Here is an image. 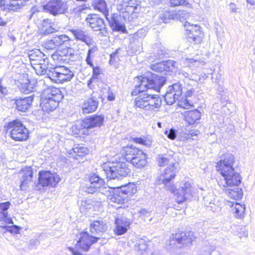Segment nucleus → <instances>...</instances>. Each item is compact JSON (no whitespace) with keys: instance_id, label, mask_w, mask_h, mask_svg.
Masks as SVG:
<instances>
[{"instance_id":"1","label":"nucleus","mask_w":255,"mask_h":255,"mask_svg":"<svg viewBox=\"0 0 255 255\" xmlns=\"http://www.w3.org/2000/svg\"><path fill=\"white\" fill-rule=\"evenodd\" d=\"M235 162L234 156L226 153L223 155L216 167L223 178L218 181L219 185L230 198L238 200L243 197L242 189L238 187L241 183L242 177L233 167Z\"/></svg>"},{"instance_id":"2","label":"nucleus","mask_w":255,"mask_h":255,"mask_svg":"<svg viewBox=\"0 0 255 255\" xmlns=\"http://www.w3.org/2000/svg\"><path fill=\"white\" fill-rule=\"evenodd\" d=\"M173 160L170 157L168 158L163 155H159L158 158V164L160 166H163L168 163L170 164L165 170L163 174H161L158 179V184H163L166 187V189L169 190L176 196L177 202L181 203L193 196V188L191 184L188 182H186L183 185L176 189L174 185H172L170 181L175 176L177 171V166L178 163L170 161Z\"/></svg>"},{"instance_id":"3","label":"nucleus","mask_w":255,"mask_h":255,"mask_svg":"<svg viewBox=\"0 0 255 255\" xmlns=\"http://www.w3.org/2000/svg\"><path fill=\"white\" fill-rule=\"evenodd\" d=\"M151 77L148 76H139L137 77V84L135 86V91L132 92V95L138 91L139 95L135 99V106L141 109L147 111L146 107L148 105L149 94L144 92L149 89H153L159 92L162 87L166 83V79L164 76L155 74L151 75Z\"/></svg>"},{"instance_id":"4","label":"nucleus","mask_w":255,"mask_h":255,"mask_svg":"<svg viewBox=\"0 0 255 255\" xmlns=\"http://www.w3.org/2000/svg\"><path fill=\"white\" fill-rule=\"evenodd\" d=\"M110 179H120L127 176L130 171L126 163L118 162L113 163H105L103 165V170Z\"/></svg>"},{"instance_id":"5","label":"nucleus","mask_w":255,"mask_h":255,"mask_svg":"<svg viewBox=\"0 0 255 255\" xmlns=\"http://www.w3.org/2000/svg\"><path fill=\"white\" fill-rule=\"evenodd\" d=\"M6 130L9 132V135L15 141H25L29 136V131L19 120H13L8 123Z\"/></svg>"},{"instance_id":"6","label":"nucleus","mask_w":255,"mask_h":255,"mask_svg":"<svg viewBox=\"0 0 255 255\" xmlns=\"http://www.w3.org/2000/svg\"><path fill=\"white\" fill-rule=\"evenodd\" d=\"M137 191L135 184L129 183L117 188V190L110 200L112 202L123 204L127 202L128 198L135 194Z\"/></svg>"},{"instance_id":"7","label":"nucleus","mask_w":255,"mask_h":255,"mask_svg":"<svg viewBox=\"0 0 255 255\" xmlns=\"http://www.w3.org/2000/svg\"><path fill=\"white\" fill-rule=\"evenodd\" d=\"M74 76V73L69 68L59 65L51 69L47 73V77L56 83H63L70 81Z\"/></svg>"},{"instance_id":"8","label":"nucleus","mask_w":255,"mask_h":255,"mask_svg":"<svg viewBox=\"0 0 255 255\" xmlns=\"http://www.w3.org/2000/svg\"><path fill=\"white\" fill-rule=\"evenodd\" d=\"M139 3L138 0H129L127 4L118 5L117 9L119 11V16L125 21H132L135 16Z\"/></svg>"},{"instance_id":"9","label":"nucleus","mask_w":255,"mask_h":255,"mask_svg":"<svg viewBox=\"0 0 255 255\" xmlns=\"http://www.w3.org/2000/svg\"><path fill=\"white\" fill-rule=\"evenodd\" d=\"M86 21L94 31H100L102 36H106L108 33L104 20L99 15L90 14L88 15Z\"/></svg>"},{"instance_id":"10","label":"nucleus","mask_w":255,"mask_h":255,"mask_svg":"<svg viewBox=\"0 0 255 255\" xmlns=\"http://www.w3.org/2000/svg\"><path fill=\"white\" fill-rule=\"evenodd\" d=\"M182 93V85L179 83H174L169 86L164 98L167 104L171 105L178 100Z\"/></svg>"},{"instance_id":"11","label":"nucleus","mask_w":255,"mask_h":255,"mask_svg":"<svg viewBox=\"0 0 255 255\" xmlns=\"http://www.w3.org/2000/svg\"><path fill=\"white\" fill-rule=\"evenodd\" d=\"M60 178L56 174H53L49 171H41L39 173V184L43 187L50 186H55L59 182Z\"/></svg>"},{"instance_id":"12","label":"nucleus","mask_w":255,"mask_h":255,"mask_svg":"<svg viewBox=\"0 0 255 255\" xmlns=\"http://www.w3.org/2000/svg\"><path fill=\"white\" fill-rule=\"evenodd\" d=\"M89 184H87L83 187L86 192L93 194L97 192L100 187L105 185L104 179L96 173H93L89 177Z\"/></svg>"},{"instance_id":"13","label":"nucleus","mask_w":255,"mask_h":255,"mask_svg":"<svg viewBox=\"0 0 255 255\" xmlns=\"http://www.w3.org/2000/svg\"><path fill=\"white\" fill-rule=\"evenodd\" d=\"M45 10L53 15L63 13L67 9V4L61 0H50L43 6Z\"/></svg>"},{"instance_id":"14","label":"nucleus","mask_w":255,"mask_h":255,"mask_svg":"<svg viewBox=\"0 0 255 255\" xmlns=\"http://www.w3.org/2000/svg\"><path fill=\"white\" fill-rule=\"evenodd\" d=\"M99 237L90 235L87 232H82L80 234V238L76 246L83 251H88L94 243L97 242Z\"/></svg>"},{"instance_id":"15","label":"nucleus","mask_w":255,"mask_h":255,"mask_svg":"<svg viewBox=\"0 0 255 255\" xmlns=\"http://www.w3.org/2000/svg\"><path fill=\"white\" fill-rule=\"evenodd\" d=\"M184 27L186 31H189L187 33L188 39L192 40L195 43H200L202 41V33L200 29V26L197 24H190L187 21L184 24Z\"/></svg>"},{"instance_id":"16","label":"nucleus","mask_w":255,"mask_h":255,"mask_svg":"<svg viewBox=\"0 0 255 255\" xmlns=\"http://www.w3.org/2000/svg\"><path fill=\"white\" fill-rule=\"evenodd\" d=\"M70 31L76 40L84 42L88 46H90L94 43L92 37L84 28L76 27L70 29Z\"/></svg>"},{"instance_id":"17","label":"nucleus","mask_w":255,"mask_h":255,"mask_svg":"<svg viewBox=\"0 0 255 255\" xmlns=\"http://www.w3.org/2000/svg\"><path fill=\"white\" fill-rule=\"evenodd\" d=\"M131 222L129 219L122 215L116 217V227L114 232L118 235H122L126 233L130 228Z\"/></svg>"},{"instance_id":"18","label":"nucleus","mask_w":255,"mask_h":255,"mask_svg":"<svg viewBox=\"0 0 255 255\" xmlns=\"http://www.w3.org/2000/svg\"><path fill=\"white\" fill-rule=\"evenodd\" d=\"M173 240L177 242V244L182 245H188L195 239L194 233L192 231H178L173 234Z\"/></svg>"},{"instance_id":"19","label":"nucleus","mask_w":255,"mask_h":255,"mask_svg":"<svg viewBox=\"0 0 255 255\" xmlns=\"http://www.w3.org/2000/svg\"><path fill=\"white\" fill-rule=\"evenodd\" d=\"M28 0H0L1 10L17 11L23 6Z\"/></svg>"},{"instance_id":"20","label":"nucleus","mask_w":255,"mask_h":255,"mask_svg":"<svg viewBox=\"0 0 255 255\" xmlns=\"http://www.w3.org/2000/svg\"><path fill=\"white\" fill-rule=\"evenodd\" d=\"M49 61L45 55L42 58L36 59L31 62V65L38 75L46 74L49 70L48 69Z\"/></svg>"},{"instance_id":"21","label":"nucleus","mask_w":255,"mask_h":255,"mask_svg":"<svg viewBox=\"0 0 255 255\" xmlns=\"http://www.w3.org/2000/svg\"><path fill=\"white\" fill-rule=\"evenodd\" d=\"M62 96L61 91L58 88L51 87L43 90L41 94V98L55 101H60Z\"/></svg>"},{"instance_id":"22","label":"nucleus","mask_w":255,"mask_h":255,"mask_svg":"<svg viewBox=\"0 0 255 255\" xmlns=\"http://www.w3.org/2000/svg\"><path fill=\"white\" fill-rule=\"evenodd\" d=\"M107 230L106 222L103 219L94 220L90 224V231L92 234L100 235Z\"/></svg>"},{"instance_id":"23","label":"nucleus","mask_w":255,"mask_h":255,"mask_svg":"<svg viewBox=\"0 0 255 255\" xmlns=\"http://www.w3.org/2000/svg\"><path fill=\"white\" fill-rule=\"evenodd\" d=\"M99 101L95 96L88 98L82 105V109L84 114H89L95 111L98 106Z\"/></svg>"},{"instance_id":"24","label":"nucleus","mask_w":255,"mask_h":255,"mask_svg":"<svg viewBox=\"0 0 255 255\" xmlns=\"http://www.w3.org/2000/svg\"><path fill=\"white\" fill-rule=\"evenodd\" d=\"M33 100V95L15 100L16 109L22 112H26L31 107Z\"/></svg>"},{"instance_id":"25","label":"nucleus","mask_w":255,"mask_h":255,"mask_svg":"<svg viewBox=\"0 0 255 255\" xmlns=\"http://www.w3.org/2000/svg\"><path fill=\"white\" fill-rule=\"evenodd\" d=\"M105 117L103 115H95L85 119V123L87 128H91L100 127L103 125Z\"/></svg>"},{"instance_id":"26","label":"nucleus","mask_w":255,"mask_h":255,"mask_svg":"<svg viewBox=\"0 0 255 255\" xmlns=\"http://www.w3.org/2000/svg\"><path fill=\"white\" fill-rule=\"evenodd\" d=\"M141 150H142L130 145L123 147L121 151L122 154L124 155L125 158L127 161L129 162L135 156H137V154Z\"/></svg>"},{"instance_id":"27","label":"nucleus","mask_w":255,"mask_h":255,"mask_svg":"<svg viewBox=\"0 0 255 255\" xmlns=\"http://www.w3.org/2000/svg\"><path fill=\"white\" fill-rule=\"evenodd\" d=\"M162 101L160 97L157 95L149 94L147 111H157L161 106Z\"/></svg>"},{"instance_id":"28","label":"nucleus","mask_w":255,"mask_h":255,"mask_svg":"<svg viewBox=\"0 0 255 255\" xmlns=\"http://www.w3.org/2000/svg\"><path fill=\"white\" fill-rule=\"evenodd\" d=\"M60 101H55L49 99H44L41 98L40 106L42 108V111L43 112L49 113L55 110L58 106Z\"/></svg>"},{"instance_id":"29","label":"nucleus","mask_w":255,"mask_h":255,"mask_svg":"<svg viewBox=\"0 0 255 255\" xmlns=\"http://www.w3.org/2000/svg\"><path fill=\"white\" fill-rule=\"evenodd\" d=\"M147 155L142 150L137 154L133 159L130 161V162L133 166L137 168H141L144 167L147 163Z\"/></svg>"},{"instance_id":"30","label":"nucleus","mask_w":255,"mask_h":255,"mask_svg":"<svg viewBox=\"0 0 255 255\" xmlns=\"http://www.w3.org/2000/svg\"><path fill=\"white\" fill-rule=\"evenodd\" d=\"M88 152L89 150L87 147L77 146L70 150L69 157L79 160L80 157L88 154Z\"/></svg>"},{"instance_id":"31","label":"nucleus","mask_w":255,"mask_h":255,"mask_svg":"<svg viewBox=\"0 0 255 255\" xmlns=\"http://www.w3.org/2000/svg\"><path fill=\"white\" fill-rule=\"evenodd\" d=\"M183 115L185 121L189 125L194 124L201 117V113L197 110L186 111Z\"/></svg>"},{"instance_id":"32","label":"nucleus","mask_w":255,"mask_h":255,"mask_svg":"<svg viewBox=\"0 0 255 255\" xmlns=\"http://www.w3.org/2000/svg\"><path fill=\"white\" fill-rule=\"evenodd\" d=\"M204 204L207 207L208 210H210L216 213L220 211L221 208L218 203H217V201L215 200L214 196L212 195H209L207 197H204Z\"/></svg>"},{"instance_id":"33","label":"nucleus","mask_w":255,"mask_h":255,"mask_svg":"<svg viewBox=\"0 0 255 255\" xmlns=\"http://www.w3.org/2000/svg\"><path fill=\"white\" fill-rule=\"evenodd\" d=\"M232 212L234 216L238 219H242L244 218V214L245 211V205L241 204L237 202L232 203Z\"/></svg>"},{"instance_id":"34","label":"nucleus","mask_w":255,"mask_h":255,"mask_svg":"<svg viewBox=\"0 0 255 255\" xmlns=\"http://www.w3.org/2000/svg\"><path fill=\"white\" fill-rule=\"evenodd\" d=\"M87 125L85 123V120L82 121H77L71 127V130L74 134H84L85 130L88 129Z\"/></svg>"},{"instance_id":"35","label":"nucleus","mask_w":255,"mask_h":255,"mask_svg":"<svg viewBox=\"0 0 255 255\" xmlns=\"http://www.w3.org/2000/svg\"><path fill=\"white\" fill-rule=\"evenodd\" d=\"M32 171L30 168H27L23 171V174L21 177V181L20 187L21 190H25L28 182L31 181L32 178Z\"/></svg>"},{"instance_id":"36","label":"nucleus","mask_w":255,"mask_h":255,"mask_svg":"<svg viewBox=\"0 0 255 255\" xmlns=\"http://www.w3.org/2000/svg\"><path fill=\"white\" fill-rule=\"evenodd\" d=\"M134 250L140 255L146 253L148 249V245L146 240L140 238L136 240L134 244Z\"/></svg>"},{"instance_id":"37","label":"nucleus","mask_w":255,"mask_h":255,"mask_svg":"<svg viewBox=\"0 0 255 255\" xmlns=\"http://www.w3.org/2000/svg\"><path fill=\"white\" fill-rule=\"evenodd\" d=\"M9 205L10 203L9 202L1 203L0 204V221H3L8 223H9L10 221H12L11 219L8 217L7 212Z\"/></svg>"},{"instance_id":"38","label":"nucleus","mask_w":255,"mask_h":255,"mask_svg":"<svg viewBox=\"0 0 255 255\" xmlns=\"http://www.w3.org/2000/svg\"><path fill=\"white\" fill-rule=\"evenodd\" d=\"M203 59V57L201 58L198 55H196L193 58H186L185 62L188 66L197 67L203 66L205 64V62Z\"/></svg>"},{"instance_id":"39","label":"nucleus","mask_w":255,"mask_h":255,"mask_svg":"<svg viewBox=\"0 0 255 255\" xmlns=\"http://www.w3.org/2000/svg\"><path fill=\"white\" fill-rule=\"evenodd\" d=\"M110 23V25L115 31H121L124 33L127 32L126 27L124 23H122L116 19L115 16L111 17V20L109 18L108 19Z\"/></svg>"},{"instance_id":"40","label":"nucleus","mask_w":255,"mask_h":255,"mask_svg":"<svg viewBox=\"0 0 255 255\" xmlns=\"http://www.w3.org/2000/svg\"><path fill=\"white\" fill-rule=\"evenodd\" d=\"M93 6L95 9L99 10L100 11L102 12L105 15L106 18L108 19V7L107 3L104 0H94L93 2Z\"/></svg>"},{"instance_id":"41","label":"nucleus","mask_w":255,"mask_h":255,"mask_svg":"<svg viewBox=\"0 0 255 255\" xmlns=\"http://www.w3.org/2000/svg\"><path fill=\"white\" fill-rule=\"evenodd\" d=\"M93 68V75L92 77L88 81L87 85L90 89L93 88L92 83L97 80L99 78L101 72V69L99 66H90Z\"/></svg>"},{"instance_id":"42","label":"nucleus","mask_w":255,"mask_h":255,"mask_svg":"<svg viewBox=\"0 0 255 255\" xmlns=\"http://www.w3.org/2000/svg\"><path fill=\"white\" fill-rule=\"evenodd\" d=\"M147 32V28L146 27L139 29L136 32L130 35L129 38L130 43H134L139 39H142L145 36Z\"/></svg>"},{"instance_id":"43","label":"nucleus","mask_w":255,"mask_h":255,"mask_svg":"<svg viewBox=\"0 0 255 255\" xmlns=\"http://www.w3.org/2000/svg\"><path fill=\"white\" fill-rule=\"evenodd\" d=\"M150 67L153 71L157 72L162 73L169 71V68H167L166 63L164 61L153 64L151 65Z\"/></svg>"},{"instance_id":"44","label":"nucleus","mask_w":255,"mask_h":255,"mask_svg":"<svg viewBox=\"0 0 255 255\" xmlns=\"http://www.w3.org/2000/svg\"><path fill=\"white\" fill-rule=\"evenodd\" d=\"M53 42L56 44L57 47L62 45L65 42H68L70 40L69 37L65 35L62 34L60 35H56L52 38Z\"/></svg>"},{"instance_id":"45","label":"nucleus","mask_w":255,"mask_h":255,"mask_svg":"<svg viewBox=\"0 0 255 255\" xmlns=\"http://www.w3.org/2000/svg\"><path fill=\"white\" fill-rule=\"evenodd\" d=\"M175 11H164L160 15V18L162 19L164 23H167L171 19H175Z\"/></svg>"},{"instance_id":"46","label":"nucleus","mask_w":255,"mask_h":255,"mask_svg":"<svg viewBox=\"0 0 255 255\" xmlns=\"http://www.w3.org/2000/svg\"><path fill=\"white\" fill-rule=\"evenodd\" d=\"M175 19L179 20L181 21H184L190 16V13L186 10H181L177 11H175Z\"/></svg>"},{"instance_id":"47","label":"nucleus","mask_w":255,"mask_h":255,"mask_svg":"<svg viewBox=\"0 0 255 255\" xmlns=\"http://www.w3.org/2000/svg\"><path fill=\"white\" fill-rule=\"evenodd\" d=\"M170 5L171 7L177 6H185L189 8L192 7V5L188 0H170Z\"/></svg>"},{"instance_id":"48","label":"nucleus","mask_w":255,"mask_h":255,"mask_svg":"<svg viewBox=\"0 0 255 255\" xmlns=\"http://www.w3.org/2000/svg\"><path fill=\"white\" fill-rule=\"evenodd\" d=\"M44 55H45L38 49L30 51L28 54V57L30 60V64L31 62L36 61V59L42 58Z\"/></svg>"},{"instance_id":"49","label":"nucleus","mask_w":255,"mask_h":255,"mask_svg":"<svg viewBox=\"0 0 255 255\" xmlns=\"http://www.w3.org/2000/svg\"><path fill=\"white\" fill-rule=\"evenodd\" d=\"M133 140L137 143L140 144L147 147L150 146L152 143V141L150 138L143 136L139 137L133 138Z\"/></svg>"},{"instance_id":"50","label":"nucleus","mask_w":255,"mask_h":255,"mask_svg":"<svg viewBox=\"0 0 255 255\" xmlns=\"http://www.w3.org/2000/svg\"><path fill=\"white\" fill-rule=\"evenodd\" d=\"M166 54L165 48L162 47H158L154 48L153 52V56L156 59H163Z\"/></svg>"},{"instance_id":"51","label":"nucleus","mask_w":255,"mask_h":255,"mask_svg":"<svg viewBox=\"0 0 255 255\" xmlns=\"http://www.w3.org/2000/svg\"><path fill=\"white\" fill-rule=\"evenodd\" d=\"M20 89L21 91L25 94L30 93L33 91V87L32 85L29 83V81L28 79L26 80L25 83H21Z\"/></svg>"},{"instance_id":"52","label":"nucleus","mask_w":255,"mask_h":255,"mask_svg":"<svg viewBox=\"0 0 255 255\" xmlns=\"http://www.w3.org/2000/svg\"><path fill=\"white\" fill-rule=\"evenodd\" d=\"M119 50V49H117L110 54L109 63L115 67L118 65L119 61V57L118 56Z\"/></svg>"},{"instance_id":"53","label":"nucleus","mask_w":255,"mask_h":255,"mask_svg":"<svg viewBox=\"0 0 255 255\" xmlns=\"http://www.w3.org/2000/svg\"><path fill=\"white\" fill-rule=\"evenodd\" d=\"M61 52H55L52 54L51 57L54 61L57 63H68V59H64L63 56L60 55Z\"/></svg>"},{"instance_id":"54","label":"nucleus","mask_w":255,"mask_h":255,"mask_svg":"<svg viewBox=\"0 0 255 255\" xmlns=\"http://www.w3.org/2000/svg\"><path fill=\"white\" fill-rule=\"evenodd\" d=\"M180 75L183 76L186 78L185 83L189 84H195L196 83V81L194 79V75H191L188 72L184 71L180 73Z\"/></svg>"},{"instance_id":"55","label":"nucleus","mask_w":255,"mask_h":255,"mask_svg":"<svg viewBox=\"0 0 255 255\" xmlns=\"http://www.w3.org/2000/svg\"><path fill=\"white\" fill-rule=\"evenodd\" d=\"M71 48H66L60 50H58L57 52H61V53H59L60 55L63 56L64 59H68L69 61L70 57H73L74 55V54L71 52Z\"/></svg>"},{"instance_id":"56","label":"nucleus","mask_w":255,"mask_h":255,"mask_svg":"<svg viewBox=\"0 0 255 255\" xmlns=\"http://www.w3.org/2000/svg\"><path fill=\"white\" fill-rule=\"evenodd\" d=\"M55 31H56V29L53 27L51 24L47 25L45 22L43 24L42 31L43 34H49Z\"/></svg>"},{"instance_id":"57","label":"nucleus","mask_w":255,"mask_h":255,"mask_svg":"<svg viewBox=\"0 0 255 255\" xmlns=\"http://www.w3.org/2000/svg\"><path fill=\"white\" fill-rule=\"evenodd\" d=\"M91 202L90 200H82L80 204V210L84 211L91 209L93 207Z\"/></svg>"},{"instance_id":"58","label":"nucleus","mask_w":255,"mask_h":255,"mask_svg":"<svg viewBox=\"0 0 255 255\" xmlns=\"http://www.w3.org/2000/svg\"><path fill=\"white\" fill-rule=\"evenodd\" d=\"M178 106L184 109H188L192 105L187 99L181 98L178 101Z\"/></svg>"},{"instance_id":"59","label":"nucleus","mask_w":255,"mask_h":255,"mask_svg":"<svg viewBox=\"0 0 255 255\" xmlns=\"http://www.w3.org/2000/svg\"><path fill=\"white\" fill-rule=\"evenodd\" d=\"M112 188L108 186H107V184L105 183L104 186L103 187H100L98 191H99L102 194L105 195L106 196L110 195L111 193V190Z\"/></svg>"},{"instance_id":"60","label":"nucleus","mask_w":255,"mask_h":255,"mask_svg":"<svg viewBox=\"0 0 255 255\" xmlns=\"http://www.w3.org/2000/svg\"><path fill=\"white\" fill-rule=\"evenodd\" d=\"M165 134L171 139H174L176 137V130L172 128L170 129L169 131H165Z\"/></svg>"},{"instance_id":"61","label":"nucleus","mask_w":255,"mask_h":255,"mask_svg":"<svg viewBox=\"0 0 255 255\" xmlns=\"http://www.w3.org/2000/svg\"><path fill=\"white\" fill-rule=\"evenodd\" d=\"M45 47L47 49H53L56 48L57 47L53 42V39H51L45 43Z\"/></svg>"},{"instance_id":"62","label":"nucleus","mask_w":255,"mask_h":255,"mask_svg":"<svg viewBox=\"0 0 255 255\" xmlns=\"http://www.w3.org/2000/svg\"><path fill=\"white\" fill-rule=\"evenodd\" d=\"M212 250H213L210 247H204L201 251V254L200 255H210Z\"/></svg>"},{"instance_id":"63","label":"nucleus","mask_w":255,"mask_h":255,"mask_svg":"<svg viewBox=\"0 0 255 255\" xmlns=\"http://www.w3.org/2000/svg\"><path fill=\"white\" fill-rule=\"evenodd\" d=\"M166 63V66H167V68H169V71H172L173 69L172 67H174L176 66L177 62L176 61H174L172 60H168L167 61H165Z\"/></svg>"},{"instance_id":"64","label":"nucleus","mask_w":255,"mask_h":255,"mask_svg":"<svg viewBox=\"0 0 255 255\" xmlns=\"http://www.w3.org/2000/svg\"><path fill=\"white\" fill-rule=\"evenodd\" d=\"M93 57V54L92 55L91 53H89V52H87V57L86 58V62L87 64L89 65L90 66H93V64L92 60V58Z\"/></svg>"}]
</instances>
